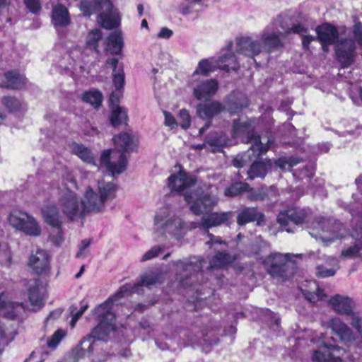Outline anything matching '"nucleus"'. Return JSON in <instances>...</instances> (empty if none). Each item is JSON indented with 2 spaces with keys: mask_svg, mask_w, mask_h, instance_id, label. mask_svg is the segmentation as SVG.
I'll return each mask as SVG.
<instances>
[{
  "mask_svg": "<svg viewBox=\"0 0 362 362\" xmlns=\"http://www.w3.org/2000/svg\"><path fill=\"white\" fill-rule=\"evenodd\" d=\"M84 214L89 212H100L105 209V204L100 195L91 188L87 189L82 198Z\"/></svg>",
  "mask_w": 362,
  "mask_h": 362,
  "instance_id": "obj_24",
  "label": "nucleus"
},
{
  "mask_svg": "<svg viewBox=\"0 0 362 362\" xmlns=\"http://www.w3.org/2000/svg\"><path fill=\"white\" fill-rule=\"evenodd\" d=\"M209 240L206 242V245L210 248L214 249L215 251L222 249L223 247H226V243L223 241L220 237L215 236L211 233H208Z\"/></svg>",
  "mask_w": 362,
  "mask_h": 362,
  "instance_id": "obj_55",
  "label": "nucleus"
},
{
  "mask_svg": "<svg viewBox=\"0 0 362 362\" xmlns=\"http://www.w3.org/2000/svg\"><path fill=\"white\" fill-rule=\"evenodd\" d=\"M103 39V33L98 28L91 30L87 35L86 39V47L90 50L99 52L98 42Z\"/></svg>",
  "mask_w": 362,
  "mask_h": 362,
  "instance_id": "obj_42",
  "label": "nucleus"
},
{
  "mask_svg": "<svg viewBox=\"0 0 362 362\" xmlns=\"http://www.w3.org/2000/svg\"><path fill=\"white\" fill-rule=\"evenodd\" d=\"M351 316V325L357 331L361 336L360 340L356 342L358 346L362 343V317L352 310V314L349 315Z\"/></svg>",
  "mask_w": 362,
  "mask_h": 362,
  "instance_id": "obj_52",
  "label": "nucleus"
},
{
  "mask_svg": "<svg viewBox=\"0 0 362 362\" xmlns=\"http://www.w3.org/2000/svg\"><path fill=\"white\" fill-rule=\"evenodd\" d=\"M354 37L359 45L362 46V24L360 22L356 23L353 30Z\"/></svg>",
  "mask_w": 362,
  "mask_h": 362,
  "instance_id": "obj_60",
  "label": "nucleus"
},
{
  "mask_svg": "<svg viewBox=\"0 0 362 362\" xmlns=\"http://www.w3.org/2000/svg\"><path fill=\"white\" fill-rule=\"evenodd\" d=\"M184 197L185 200L189 206L190 211L197 216L211 211L219 201L216 195L211 194H200L198 191L190 192L186 191Z\"/></svg>",
  "mask_w": 362,
  "mask_h": 362,
  "instance_id": "obj_10",
  "label": "nucleus"
},
{
  "mask_svg": "<svg viewBox=\"0 0 362 362\" xmlns=\"http://www.w3.org/2000/svg\"><path fill=\"white\" fill-rule=\"evenodd\" d=\"M194 97L199 100H209L217 91L218 84L214 79L197 80L191 83Z\"/></svg>",
  "mask_w": 362,
  "mask_h": 362,
  "instance_id": "obj_14",
  "label": "nucleus"
},
{
  "mask_svg": "<svg viewBox=\"0 0 362 362\" xmlns=\"http://www.w3.org/2000/svg\"><path fill=\"white\" fill-rule=\"evenodd\" d=\"M248 105V103L245 98L243 103L236 101L230 102L228 105V110L231 114H236L242 111V110Z\"/></svg>",
  "mask_w": 362,
  "mask_h": 362,
  "instance_id": "obj_58",
  "label": "nucleus"
},
{
  "mask_svg": "<svg viewBox=\"0 0 362 362\" xmlns=\"http://www.w3.org/2000/svg\"><path fill=\"white\" fill-rule=\"evenodd\" d=\"M26 7L33 13L40 11L41 6L38 0H24Z\"/></svg>",
  "mask_w": 362,
  "mask_h": 362,
  "instance_id": "obj_62",
  "label": "nucleus"
},
{
  "mask_svg": "<svg viewBox=\"0 0 362 362\" xmlns=\"http://www.w3.org/2000/svg\"><path fill=\"white\" fill-rule=\"evenodd\" d=\"M52 22L55 28H65L71 23V18L66 7L62 4L53 6Z\"/></svg>",
  "mask_w": 362,
  "mask_h": 362,
  "instance_id": "obj_30",
  "label": "nucleus"
},
{
  "mask_svg": "<svg viewBox=\"0 0 362 362\" xmlns=\"http://www.w3.org/2000/svg\"><path fill=\"white\" fill-rule=\"evenodd\" d=\"M56 205L49 204L42 209V213L45 222L53 228L59 230L62 224V216Z\"/></svg>",
  "mask_w": 362,
  "mask_h": 362,
  "instance_id": "obj_27",
  "label": "nucleus"
},
{
  "mask_svg": "<svg viewBox=\"0 0 362 362\" xmlns=\"http://www.w3.org/2000/svg\"><path fill=\"white\" fill-rule=\"evenodd\" d=\"M275 189L271 187L269 189H259L257 190H250L247 193V198L252 201H262L267 199H270V194L274 193Z\"/></svg>",
  "mask_w": 362,
  "mask_h": 362,
  "instance_id": "obj_45",
  "label": "nucleus"
},
{
  "mask_svg": "<svg viewBox=\"0 0 362 362\" xmlns=\"http://www.w3.org/2000/svg\"><path fill=\"white\" fill-rule=\"evenodd\" d=\"M21 309H23L21 303L11 301L4 294L0 296V316L13 320Z\"/></svg>",
  "mask_w": 362,
  "mask_h": 362,
  "instance_id": "obj_29",
  "label": "nucleus"
},
{
  "mask_svg": "<svg viewBox=\"0 0 362 362\" xmlns=\"http://www.w3.org/2000/svg\"><path fill=\"white\" fill-rule=\"evenodd\" d=\"M329 327L339 339L346 344L356 342L358 339L352 329L338 317L331 319Z\"/></svg>",
  "mask_w": 362,
  "mask_h": 362,
  "instance_id": "obj_20",
  "label": "nucleus"
},
{
  "mask_svg": "<svg viewBox=\"0 0 362 362\" xmlns=\"http://www.w3.org/2000/svg\"><path fill=\"white\" fill-rule=\"evenodd\" d=\"M163 114L165 116L164 124L167 127H170L171 129H174L177 126V123L176 122L175 118L172 115L171 113L163 111Z\"/></svg>",
  "mask_w": 362,
  "mask_h": 362,
  "instance_id": "obj_61",
  "label": "nucleus"
},
{
  "mask_svg": "<svg viewBox=\"0 0 362 362\" xmlns=\"http://www.w3.org/2000/svg\"><path fill=\"white\" fill-rule=\"evenodd\" d=\"M233 217L232 211L213 212L202 217L200 223H192V228L198 226L204 229H209L225 223Z\"/></svg>",
  "mask_w": 362,
  "mask_h": 362,
  "instance_id": "obj_22",
  "label": "nucleus"
},
{
  "mask_svg": "<svg viewBox=\"0 0 362 362\" xmlns=\"http://www.w3.org/2000/svg\"><path fill=\"white\" fill-rule=\"evenodd\" d=\"M339 62L343 67L349 66L354 62L356 46L353 40L345 39L335 46Z\"/></svg>",
  "mask_w": 362,
  "mask_h": 362,
  "instance_id": "obj_18",
  "label": "nucleus"
},
{
  "mask_svg": "<svg viewBox=\"0 0 362 362\" xmlns=\"http://www.w3.org/2000/svg\"><path fill=\"white\" fill-rule=\"evenodd\" d=\"M66 333L62 329H57L49 338L47 339V344L49 348H56Z\"/></svg>",
  "mask_w": 362,
  "mask_h": 362,
  "instance_id": "obj_54",
  "label": "nucleus"
},
{
  "mask_svg": "<svg viewBox=\"0 0 362 362\" xmlns=\"http://www.w3.org/2000/svg\"><path fill=\"white\" fill-rule=\"evenodd\" d=\"M57 206L61 213L69 221L85 216L82 198L73 189L66 187V183L60 190Z\"/></svg>",
  "mask_w": 362,
  "mask_h": 362,
  "instance_id": "obj_5",
  "label": "nucleus"
},
{
  "mask_svg": "<svg viewBox=\"0 0 362 362\" xmlns=\"http://www.w3.org/2000/svg\"><path fill=\"white\" fill-rule=\"evenodd\" d=\"M103 0H81L80 9L86 16H90L94 12L102 8Z\"/></svg>",
  "mask_w": 362,
  "mask_h": 362,
  "instance_id": "obj_44",
  "label": "nucleus"
},
{
  "mask_svg": "<svg viewBox=\"0 0 362 362\" xmlns=\"http://www.w3.org/2000/svg\"><path fill=\"white\" fill-rule=\"evenodd\" d=\"M196 182L194 176L180 170L177 174H173L168 177V186L173 190L182 192L193 186Z\"/></svg>",
  "mask_w": 362,
  "mask_h": 362,
  "instance_id": "obj_23",
  "label": "nucleus"
},
{
  "mask_svg": "<svg viewBox=\"0 0 362 362\" xmlns=\"http://www.w3.org/2000/svg\"><path fill=\"white\" fill-rule=\"evenodd\" d=\"M266 152L259 154L255 152L251 153V156H245V153L241 156H238L233 160V164L235 168H241L245 165L252 163L250 170L247 171V177L246 179L253 180L255 177L263 178L265 177L268 169L271 166L269 160L262 159L261 156Z\"/></svg>",
  "mask_w": 362,
  "mask_h": 362,
  "instance_id": "obj_7",
  "label": "nucleus"
},
{
  "mask_svg": "<svg viewBox=\"0 0 362 362\" xmlns=\"http://www.w3.org/2000/svg\"><path fill=\"white\" fill-rule=\"evenodd\" d=\"M249 185L247 183L235 182L225 189L224 194L226 197H233L243 192L247 191Z\"/></svg>",
  "mask_w": 362,
  "mask_h": 362,
  "instance_id": "obj_50",
  "label": "nucleus"
},
{
  "mask_svg": "<svg viewBox=\"0 0 362 362\" xmlns=\"http://www.w3.org/2000/svg\"><path fill=\"white\" fill-rule=\"evenodd\" d=\"M49 259L47 251L37 250L30 255L28 266L37 275H47L50 270Z\"/></svg>",
  "mask_w": 362,
  "mask_h": 362,
  "instance_id": "obj_16",
  "label": "nucleus"
},
{
  "mask_svg": "<svg viewBox=\"0 0 362 362\" xmlns=\"http://www.w3.org/2000/svg\"><path fill=\"white\" fill-rule=\"evenodd\" d=\"M204 264H206L205 260L199 257H192L188 262H177V279L183 286H191L199 281Z\"/></svg>",
  "mask_w": 362,
  "mask_h": 362,
  "instance_id": "obj_8",
  "label": "nucleus"
},
{
  "mask_svg": "<svg viewBox=\"0 0 362 362\" xmlns=\"http://www.w3.org/2000/svg\"><path fill=\"white\" fill-rule=\"evenodd\" d=\"M88 305L84 304L82 305L80 309H78L76 306L71 305L69 308V311L71 315H75L76 318H80L81 316L84 313V312L87 310Z\"/></svg>",
  "mask_w": 362,
  "mask_h": 362,
  "instance_id": "obj_63",
  "label": "nucleus"
},
{
  "mask_svg": "<svg viewBox=\"0 0 362 362\" xmlns=\"http://www.w3.org/2000/svg\"><path fill=\"white\" fill-rule=\"evenodd\" d=\"M160 282V275L156 272H150L140 278L139 283L122 286L114 296L109 298L105 302L98 305L94 310L98 319V325L93 329L90 335L81 341L82 350L90 353L93 350L94 340L103 339L110 332L116 328L115 315L112 312L113 302L127 295L138 293L142 286H150Z\"/></svg>",
  "mask_w": 362,
  "mask_h": 362,
  "instance_id": "obj_1",
  "label": "nucleus"
},
{
  "mask_svg": "<svg viewBox=\"0 0 362 362\" xmlns=\"http://www.w3.org/2000/svg\"><path fill=\"white\" fill-rule=\"evenodd\" d=\"M223 109V107L220 103L213 101L209 104H199L197 107V112L200 117L207 119L217 115Z\"/></svg>",
  "mask_w": 362,
  "mask_h": 362,
  "instance_id": "obj_33",
  "label": "nucleus"
},
{
  "mask_svg": "<svg viewBox=\"0 0 362 362\" xmlns=\"http://www.w3.org/2000/svg\"><path fill=\"white\" fill-rule=\"evenodd\" d=\"M113 141L118 151L112 149L105 151L101 155L100 163L112 175L120 174L126 170L127 165L124 153L134 151L136 144L127 132L114 136Z\"/></svg>",
  "mask_w": 362,
  "mask_h": 362,
  "instance_id": "obj_2",
  "label": "nucleus"
},
{
  "mask_svg": "<svg viewBox=\"0 0 362 362\" xmlns=\"http://www.w3.org/2000/svg\"><path fill=\"white\" fill-rule=\"evenodd\" d=\"M230 46L231 45L228 46V49H230ZM217 66L218 69L228 72L230 71H236L239 69L240 65L236 56L230 50H227L226 53L219 57L217 62Z\"/></svg>",
  "mask_w": 362,
  "mask_h": 362,
  "instance_id": "obj_32",
  "label": "nucleus"
},
{
  "mask_svg": "<svg viewBox=\"0 0 362 362\" xmlns=\"http://www.w3.org/2000/svg\"><path fill=\"white\" fill-rule=\"evenodd\" d=\"M113 83L117 90H121L124 84V74L122 68H119L117 72L112 73Z\"/></svg>",
  "mask_w": 362,
  "mask_h": 362,
  "instance_id": "obj_56",
  "label": "nucleus"
},
{
  "mask_svg": "<svg viewBox=\"0 0 362 362\" xmlns=\"http://www.w3.org/2000/svg\"><path fill=\"white\" fill-rule=\"evenodd\" d=\"M116 190V185L111 182H98L99 195L105 204L115 197Z\"/></svg>",
  "mask_w": 362,
  "mask_h": 362,
  "instance_id": "obj_39",
  "label": "nucleus"
},
{
  "mask_svg": "<svg viewBox=\"0 0 362 362\" xmlns=\"http://www.w3.org/2000/svg\"><path fill=\"white\" fill-rule=\"evenodd\" d=\"M264 47L261 42L250 37H242L236 39L235 50L237 53L250 57L253 62L255 55L260 54Z\"/></svg>",
  "mask_w": 362,
  "mask_h": 362,
  "instance_id": "obj_15",
  "label": "nucleus"
},
{
  "mask_svg": "<svg viewBox=\"0 0 362 362\" xmlns=\"http://www.w3.org/2000/svg\"><path fill=\"white\" fill-rule=\"evenodd\" d=\"M264 214L262 212H259L256 208L245 207L239 211L236 221L239 226H244L254 221H257L259 224L264 221Z\"/></svg>",
  "mask_w": 362,
  "mask_h": 362,
  "instance_id": "obj_28",
  "label": "nucleus"
},
{
  "mask_svg": "<svg viewBox=\"0 0 362 362\" xmlns=\"http://www.w3.org/2000/svg\"><path fill=\"white\" fill-rule=\"evenodd\" d=\"M316 33L324 52H328L329 46L334 44L339 37V33L336 27L329 23L317 26Z\"/></svg>",
  "mask_w": 362,
  "mask_h": 362,
  "instance_id": "obj_21",
  "label": "nucleus"
},
{
  "mask_svg": "<svg viewBox=\"0 0 362 362\" xmlns=\"http://www.w3.org/2000/svg\"><path fill=\"white\" fill-rule=\"evenodd\" d=\"M82 99L84 102L98 107L102 103L103 95L98 90H93L84 93Z\"/></svg>",
  "mask_w": 362,
  "mask_h": 362,
  "instance_id": "obj_49",
  "label": "nucleus"
},
{
  "mask_svg": "<svg viewBox=\"0 0 362 362\" xmlns=\"http://www.w3.org/2000/svg\"><path fill=\"white\" fill-rule=\"evenodd\" d=\"M2 103L6 107V109L11 112L21 111L24 107V104L23 102L16 98L11 96L4 97L2 98Z\"/></svg>",
  "mask_w": 362,
  "mask_h": 362,
  "instance_id": "obj_48",
  "label": "nucleus"
},
{
  "mask_svg": "<svg viewBox=\"0 0 362 362\" xmlns=\"http://www.w3.org/2000/svg\"><path fill=\"white\" fill-rule=\"evenodd\" d=\"M160 251L161 248L160 247H153L146 252H145L141 259V262H146L157 257Z\"/></svg>",
  "mask_w": 362,
  "mask_h": 362,
  "instance_id": "obj_59",
  "label": "nucleus"
},
{
  "mask_svg": "<svg viewBox=\"0 0 362 362\" xmlns=\"http://www.w3.org/2000/svg\"><path fill=\"white\" fill-rule=\"evenodd\" d=\"M309 233L316 240L327 245L336 240L344 238L347 230L341 222L322 218L313 223Z\"/></svg>",
  "mask_w": 362,
  "mask_h": 362,
  "instance_id": "obj_4",
  "label": "nucleus"
},
{
  "mask_svg": "<svg viewBox=\"0 0 362 362\" xmlns=\"http://www.w3.org/2000/svg\"><path fill=\"white\" fill-rule=\"evenodd\" d=\"M184 225V222L179 216H170L168 208H162L156 214L154 231L158 235L168 233L179 240L185 233Z\"/></svg>",
  "mask_w": 362,
  "mask_h": 362,
  "instance_id": "obj_6",
  "label": "nucleus"
},
{
  "mask_svg": "<svg viewBox=\"0 0 362 362\" xmlns=\"http://www.w3.org/2000/svg\"><path fill=\"white\" fill-rule=\"evenodd\" d=\"M291 254L272 253L264 260V264L268 273L277 279L285 281L292 274L293 271L289 267Z\"/></svg>",
  "mask_w": 362,
  "mask_h": 362,
  "instance_id": "obj_9",
  "label": "nucleus"
},
{
  "mask_svg": "<svg viewBox=\"0 0 362 362\" xmlns=\"http://www.w3.org/2000/svg\"><path fill=\"white\" fill-rule=\"evenodd\" d=\"M315 171V168L313 164L304 165L302 168L293 170V175L298 177L299 179L304 177H311Z\"/></svg>",
  "mask_w": 362,
  "mask_h": 362,
  "instance_id": "obj_51",
  "label": "nucleus"
},
{
  "mask_svg": "<svg viewBox=\"0 0 362 362\" xmlns=\"http://www.w3.org/2000/svg\"><path fill=\"white\" fill-rule=\"evenodd\" d=\"M28 296L30 304L41 308L43 305L45 286L38 279H33L28 284Z\"/></svg>",
  "mask_w": 362,
  "mask_h": 362,
  "instance_id": "obj_25",
  "label": "nucleus"
},
{
  "mask_svg": "<svg viewBox=\"0 0 362 362\" xmlns=\"http://www.w3.org/2000/svg\"><path fill=\"white\" fill-rule=\"evenodd\" d=\"M232 136L235 139H240L242 142L250 144L249 149L245 152V156H251V153L257 152L258 154L267 152L270 147L271 140L263 138L266 141H262V138L255 134L253 127L247 121L235 119L232 127Z\"/></svg>",
  "mask_w": 362,
  "mask_h": 362,
  "instance_id": "obj_3",
  "label": "nucleus"
},
{
  "mask_svg": "<svg viewBox=\"0 0 362 362\" xmlns=\"http://www.w3.org/2000/svg\"><path fill=\"white\" fill-rule=\"evenodd\" d=\"M214 68V65L211 61L209 59H203L199 62L197 69L194 72L193 77H195L199 74L207 75L209 72L213 71Z\"/></svg>",
  "mask_w": 362,
  "mask_h": 362,
  "instance_id": "obj_53",
  "label": "nucleus"
},
{
  "mask_svg": "<svg viewBox=\"0 0 362 362\" xmlns=\"http://www.w3.org/2000/svg\"><path fill=\"white\" fill-rule=\"evenodd\" d=\"M280 23L281 22L278 17L269 23L261 34V40L269 53L284 45L281 37L286 35L281 29Z\"/></svg>",
  "mask_w": 362,
  "mask_h": 362,
  "instance_id": "obj_12",
  "label": "nucleus"
},
{
  "mask_svg": "<svg viewBox=\"0 0 362 362\" xmlns=\"http://www.w3.org/2000/svg\"><path fill=\"white\" fill-rule=\"evenodd\" d=\"M228 139L223 132H211L206 138V144L214 147L213 151H219L221 148L228 145Z\"/></svg>",
  "mask_w": 362,
  "mask_h": 362,
  "instance_id": "obj_37",
  "label": "nucleus"
},
{
  "mask_svg": "<svg viewBox=\"0 0 362 362\" xmlns=\"http://www.w3.org/2000/svg\"><path fill=\"white\" fill-rule=\"evenodd\" d=\"M326 264L327 265L321 264L316 267L315 274L319 278L332 276L339 268V262L334 257H329Z\"/></svg>",
  "mask_w": 362,
  "mask_h": 362,
  "instance_id": "obj_34",
  "label": "nucleus"
},
{
  "mask_svg": "<svg viewBox=\"0 0 362 362\" xmlns=\"http://www.w3.org/2000/svg\"><path fill=\"white\" fill-rule=\"evenodd\" d=\"M104 11L98 16V21L105 29H112L117 27L120 23V18L117 9L114 8L110 0H103L102 8Z\"/></svg>",
  "mask_w": 362,
  "mask_h": 362,
  "instance_id": "obj_19",
  "label": "nucleus"
},
{
  "mask_svg": "<svg viewBox=\"0 0 362 362\" xmlns=\"http://www.w3.org/2000/svg\"><path fill=\"white\" fill-rule=\"evenodd\" d=\"M70 151L84 162L95 165V157L93 153L84 145L74 143L70 146Z\"/></svg>",
  "mask_w": 362,
  "mask_h": 362,
  "instance_id": "obj_38",
  "label": "nucleus"
},
{
  "mask_svg": "<svg viewBox=\"0 0 362 362\" xmlns=\"http://www.w3.org/2000/svg\"><path fill=\"white\" fill-rule=\"evenodd\" d=\"M25 76L17 71H11L5 74V86L7 88H21L25 84Z\"/></svg>",
  "mask_w": 362,
  "mask_h": 362,
  "instance_id": "obj_36",
  "label": "nucleus"
},
{
  "mask_svg": "<svg viewBox=\"0 0 362 362\" xmlns=\"http://www.w3.org/2000/svg\"><path fill=\"white\" fill-rule=\"evenodd\" d=\"M178 117L180 127L184 129H188L191 124V117L189 112L186 109L180 110Z\"/></svg>",
  "mask_w": 362,
  "mask_h": 362,
  "instance_id": "obj_57",
  "label": "nucleus"
},
{
  "mask_svg": "<svg viewBox=\"0 0 362 362\" xmlns=\"http://www.w3.org/2000/svg\"><path fill=\"white\" fill-rule=\"evenodd\" d=\"M122 46L123 41L121 33L114 32L108 36L105 49L106 51H110L111 54H117L120 52Z\"/></svg>",
  "mask_w": 362,
  "mask_h": 362,
  "instance_id": "obj_40",
  "label": "nucleus"
},
{
  "mask_svg": "<svg viewBox=\"0 0 362 362\" xmlns=\"http://www.w3.org/2000/svg\"><path fill=\"white\" fill-rule=\"evenodd\" d=\"M8 221L13 227L27 235L38 236L41 233V228L36 220L26 213L13 211L9 215Z\"/></svg>",
  "mask_w": 362,
  "mask_h": 362,
  "instance_id": "obj_11",
  "label": "nucleus"
},
{
  "mask_svg": "<svg viewBox=\"0 0 362 362\" xmlns=\"http://www.w3.org/2000/svg\"><path fill=\"white\" fill-rule=\"evenodd\" d=\"M234 261V257L228 253L218 252L210 260V268H221Z\"/></svg>",
  "mask_w": 362,
  "mask_h": 362,
  "instance_id": "obj_41",
  "label": "nucleus"
},
{
  "mask_svg": "<svg viewBox=\"0 0 362 362\" xmlns=\"http://www.w3.org/2000/svg\"><path fill=\"white\" fill-rule=\"evenodd\" d=\"M305 209H290L281 211L277 216V221L282 230L288 233L294 232L295 226L303 223L307 217Z\"/></svg>",
  "mask_w": 362,
  "mask_h": 362,
  "instance_id": "obj_13",
  "label": "nucleus"
},
{
  "mask_svg": "<svg viewBox=\"0 0 362 362\" xmlns=\"http://www.w3.org/2000/svg\"><path fill=\"white\" fill-rule=\"evenodd\" d=\"M122 94L120 90H117L115 89V91H112L110 96V103L112 107H119L118 104L119 103V99Z\"/></svg>",
  "mask_w": 362,
  "mask_h": 362,
  "instance_id": "obj_64",
  "label": "nucleus"
},
{
  "mask_svg": "<svg viewBox=\"0 0 362 362\" xmlns=\"http://www.w3.org/2000/svg\"><path fill=\"white\" fill-rule=\"evenodd\" d=\"M329 303L334 311L339 314L346 315L352 314L354 303L347 296L335 295L329 299Z\"/></svg>",
  "mask_w": 362,
  "mask_h": 362,
  "instance_id": "obj_26",
  "label": "nucleus"
},
{
  "mask_svg": "<svg viewBox=\"0 0 362 362\" xmlns=\"http://www.w3.org/2000/svg\"><path fill=\"white\" fill-rule=\"evenodd\" d=\"M359 230L358 237L355 239L354 243L341 250L340 255L341 259H362V226H360Z\"/></svg>",
  "mask_w": 362,
  "mask_h": 362,
  "instance_id": "obj_31",
  "label": "nucleus"
},
{
  "mask_svg": "<svg viewBox=\"0 0 362 362\" xmlns=\"http://www.w3.org/2000/svg\"><path fill=\"white\" fill-rule=\"evenodd\" d=\"M127 119V112L120 107H112L110 117V122L112 126L116 127L125 122Z\"/></svg>",
  "mask_w": 362,
  "mask_h": 362,
  "instance_id": "obj_46",
  "label": "nucleus"
},
{
  "mask_svg": "<svg viewBox=\"0 0 362 362\" xmlns=\"http://www.w3.org/2000/svg\"><path fill=\"white\" fill-rule=\"evenodd\" d=\"M281 23L279 24L281 29L284 32L285 35L291 33L304 35L308 33V28L302 23H298L289 26L288 24V18L287 16H279Z\"/></svg>",
  "mask_w": 362,
  "mask_h": 362,
  "instance_id": "obj_35",
  "label": "nucleus"
},
{
  "mask_svg": "<svg viewBox=\"0 0 362 362\" xmlns=\"http://www.w3.org/2000/svg\"><path fill=\"white\" fill-rule=\"evenodd\" d=\"M310 287L314 290L313 291L307 289H301L305 298L312 303L322 300L325 297V295L323 291L319 288L317 284L315 281H313L310 283Z\"/></svg>",
  "mask_w": 362,
  "mask_h": 362,
  "instance_id": "obj_43",
  "label": "nucleus"
},
{
  "mask_svg": "<svg viewBox=\"0 0 362 362\" xmlns=\"http://www.w3.org/2000/svg\"><path fill=\"white\" fill-rule=\"evenodd\" d=\"M297 157H281L275 161V165L281 170H293L292 168L300 163Z\"/></svg>",
  "mask_w": 362,
  "mask_h": 362,
  "instance_id": "obj_47",
  "label": "nucleus"
},
{
  "mask_svg": "<svg viewBox=\"0 0 362 362\" xmlns=\"http://www.w3.org/2000/svg\"><path fill=\"white\" fill-rule=\"evenodd\" d=\"M345 350L337 345H325L323 350L313 351L311 360L313 362H341V357Z\"/></svg>",
  "mask_w": 362,
  "mask_h": 362,
  "instance_id": "obj_17",
  "label": "nucleus"
}]
</instances>
